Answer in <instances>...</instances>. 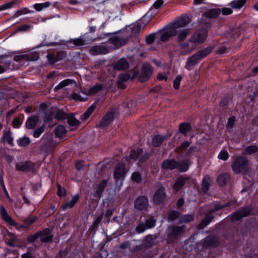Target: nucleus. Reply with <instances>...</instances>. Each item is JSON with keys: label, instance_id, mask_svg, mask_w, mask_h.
<instances>
[{"label": "nucleus", "instance_id": "obj_1", "mask_svg": "<svg viewBox=\"0 0 258 258\" xmlns=\"http://www.w3.org/2000/svg\"><path fill=\"white\" fill-rule=\"evenodd\" d=\"M207 36L205 30H200L194 33L189 38V43H183V47H187V53H190L197 48L198 45L203 43Z\"/></svg>", "mask_w": 258, "mask_h": 258}, {"label": "nucleus", "instance_id": "obj_2", "mask_svg": "<svg viewBox=\"0 0 258 258\" xmlns=\"http://www.w3.org/2000/svg\"><path fill=\"white\" fill-rule=\"evenodd\" d=\"M0 213L2 219L8 224L12 226H15L19 229L21 230L22 229H26L29 225L33 223L36 220V217H33L30 219H27L25 222V224L23 225H18L10 216L4 206H1L0 207Z\"/></svg>", "mask_w": 258, "mask_h": 258}, {"label": "nucleus", "instance_id": "obj_3", "mask_svg": "<svg viewBox=\"0 0 258 258\" xmlns=\"http://www.w3.org/2000/svg\"><path fill=\"white\" fill-rule=\"evenodd\" d=\"M247 164V160L245 158L238 157L234 160L232 164V169L236 173L246 172L248 169Z\"/></svg>", "mask_w": 258, "mask_h": 258}, {"label": "nucleus", "instance_id": "obj_4", "mask_svg": "<svg viewBox=\"0 0 258 258\" xmlns=\"http://www.w3.org/2000/svg\"><path fill=\"white\" fill-rule=\"evenodd\" d=\"M149 157V155L146 152H144L141 149H138L137 150H132L130 155L131 159H138L140 162L145 161Z\"/></svg>", "mask_w": 258, "mask_h": 258}, {"label": "nucleus", "instance_id": "obj_5", "mask_svg": "<svg viewBox=\"0 0 258 258\" xmlns=\"http://www.w3.org/2000/svg\"><path fill=\"white\" fill-rule=\"evenodd\" d=\"M125 165L123 163H119L115 167L114 172V177L117 183L123 179L125 173Z\"/></svg>", "mask_w": 258, "mask_h": 258}, {"label": "nucleus", "instance_id": "obj_6", "mask_svg": "<svg viewBox=\"0 0 258 258\" xmlns=\"http://www.w3.org/2000/svg\"><path fill=\"white\" fill-rule=\"evenodd\" d=\"M189 23V18L186 15L183 16L173 23L172 25L173 29L176 30L178 28L184 27Z\"/></svg>", "mask_w": 258, "mask_h": 258}, {"label": "nucleus", "instance_id": "obj_7", "mask_svg": "<svg viewBox=\"0 0 258 258\" xmlns=\"http://www.w3.org/2000/svg\"><path fill=\"white\" fill-rule=\"evenodd\" d=\"M190 30L189 29L182 30L178 35V42L182 48L185 50L186 53H187V47H183L181 44L183 43H189V40L188 41H184L186 37L189 35Z\"/></svg>", "mask_w": 258, "mask_h": 258}, {"label": "nucleus", "instance_id": "obj_8", "mask_svg": "<svg viewBox=\"0 0 258 258\" xmlns=\"http://www.w3.org/2000/svg\"><path fill=\"white\" fill-rule=\"evenodd\" d=\"M148 205V200L145 197H139L135 202V207L139 210H145Z\"/></svg>", "mask_w": 258, "mask_h": 258}, {"label": "nucleus", "instance_id": "obj_9", "mask_svg": "<svg viewBox=\"0 0 258 258\" xmlns=\"http://www.w3.org/2000/svg\"><path fill=\"white\" fill-rule=\"evenodd\" d=\"M201 59L198 56L196 53L194 54L189 58L186 62L185 68L188 70H190L196 65Z\"/></svg>", "mask_w": 258, "mask_h": 258}, {"label": "nucleus", "instance_id": "obj_10", "mask_svg": "<svg viewBox=\"0 0 258 258\" xmlns=\"http://www.w3.org/2000/svg\"><path fill=\"white\" fill-rule=\"evenodd\" d=\"M250 210L249 208L242 209L234 213L231 217L232 221L239 220L241 218L247 216L250 213Z\"/></svg>", "mask_w": 258, "mask_h": 258}, {"label": "nucleus", "instance_id": "obj_11", "mask_svg": "<svg viewBox=\"0 0 258 258\" xmlns=\"http://www.w3.org/2000/svg\"><path fill=\"white\" fill-rule=\"evenodd\" d=\"M165 197V192L163 188H159L156 192L153 197V201L156 204L162 202Z\"/></svg>", "mask_w": 258, "mask_h": 258}, {"label": "nucleus", "instance_id": "obj_12", "mask_svg": "<svg viewBox=\"0 0 258 258\" xmlns=\"http://www.w3.org/2000/svg\"><path fill=\"white\" fill-rule=\"evenodd\" d=\"M69 85L73 87H77L78 84L75 81L72 79H66L61 81L57 86L55 88V90H57L62 88H64Z\"/></svg>", "mask_w": 258, "mask_h": 258}, {"label": "nucleus", "instance_id": "obj_13", "mask_svg": "<svg viewBox=\"0 0 258 258\" xmlns=\"http://www.w3.org/2000/svg\"><path fill=\"white\" fill-rule=\"evenodd\" d=\"M129 64L124 58L119 59L116 62L113 64V68L117 70H123L128 69Z\"/></svg>", "mask_w": 258, "mask_h": 258}, {"label": "nucleus", "instance_id": "obj_14", "mask_svg": "<svg viewBox=\"0 0 258 258\" xmlns=\"http://www.w3.org/2000/svg\"><path fill=\"white\" fill-rule=\"evenodd\" d=\"M178 163L174 160H166L162 163L164 169L173 170L177 168Z\"/></svg>", "mask_w": 258, "mask_h": 258}, {"label": "nucleus", "instance_id": "obj_15", "mask_svg": "<svg viewBox=\"0 0 258 258\" xmlns=\"http://www.w3.org/2000/svg\"><path fill=\"white\" fill-rule=\"evenodd\" d=\"M107 49L102 46H95L92 47L90 50L92 55H98L100 54H105L107 52Z\"/></svg>", "mask_w": 258, "mask_h": 258}, {"label": "nucleus", "instance_id": "obj_16", "mask_svg": "<svg viewBox=\"0 0 258 258\" xmlns=\"http://www.w3.org/2000/svg\"><path fill=\"white\" fill-rule=\"evenodd\" d=\"M152 73L151 67L149 64H145L143 67L142 81L147 80Z\"/></svg>", "mask_w": 258, "mask_h": 258}, {"label": "nucleus", "instance_id": "obj_17", "mask_svg": "<svg viewBox=\"0 0 258 258\" xmlns=\"http://www.w3.org/2000/svg\"><path fill=\"white\" fill-rule=\"evenodd\" d=\"M184 226H173L169 228V235L171 236H177L184 231Z\"/></svg>", "mask_w": 258, "mask_h": 258}, {"label": "nucleus", "instance_id": "obj_18", "mask_svg": "<svg viewBox=\"0 0 258 258\" xmlns=\"http://www.w3.org/2000/svg\"><path fill=\"white\" fill-rule=\"evenodd\" d=\"M176 30L171 29L168 31L164 32L161 35L160 39L163 41H166L170 37L176 35Z\"/></svg>", "mask_w": 258, "mask_h": 258}, {"label": "nucleus", "instance_id": "obj_19", "mask_svg": "<svg viewBox=\"0 0 258 258\" xmlns=\"http://www.w3.org/2000/svg\"><path fill=\"white\" fill-rule=\"evenodd\" d=\"M113 119V114L111 112L107 113L102 118L100 122V125L105 126L110 123Z\"/></svg>", "mask_w": 258, "mask_h": 258}, {"label": "nucleus", "instance_id": "obj_20", "mask_svg": "<svg viewBox=\"0 0 258 258\" xmlns=\"http://www.w3.org/2000/svg\"><path fill=\"white\" fill-rule=\"evenodd\" d=\"M39 237L40 238V240L43 242H48L51 240L52 237L50 234V231L49 230H45L38 233Z\"/></svg>", "mask_w": 258, "mask_h": 258}, {"label": "nucleus", "instance_id": "obj_21", "mask_svg": "<svg viewBox=\"0 0 258 258\" xmlns=\"http://www.w3.org/2000/svg\"><path fill=\"white\" fill-rule=\"evenodd\" d=\"M2 140L4 143L7 142L10 145H13V138L9 130L4 131Z\"/></svg>", "mask_w": 258, "mask_h": 258}, {"label": "nucleus", "instance_id": "obj_22", "mask_svg": "<svg viewBox=\"0 0 258 258\" xmlns=\"http://www.w3.org/2000/svg\"><path fill=\"white\" fill-rule=\"evenodd\" d=\"M111 42L116 45V46H119L121 45H123L125 44L126 40L124 38L120 37L119 36H115L111 38L110 39Z\"/></svg>", "mask_w": 258, "mask_h": 258}, {"label": "nucleus", "instance_id": "obj_23", "mask_svg": "<svg viewBox=\"0 0 258 258\" xmlns=\"http://www.w3.org/2000/svg\"><path fill=\"white\" fill-rule=\"evenodd\" d=\"M39 118L37 116H34L28 118L26 122V126L28 129L34 128L38 122Z\"/></svg>", "mask_w": 258, "mask_h": 258}, {"label": "nucleus", "instance_id": "obj_24", "mask_svg": "<svg viewBox=\"0 0 258 258\" xmlns=\"http://www.w3.org/2000/svg\"><path fill=\"white\" fill-rule=\"evenodd\" d=\"M186 178L183 177H178L176 180L173 186V188L175 191H178L185 184Z\"/></svg>", "mask_w": 258, "mask_h": 258}, {"label": "nucleus", "instance_id": "obj_25", "mask_svg": "<svg viewBox=\"0 0 258 258\" xmlns=\"http://www.w3.org/2000/svg\"><path fill=\"white\" fill-rule=\"evenodd\" d=\"M166 138V136H165L157 135L155 136L152 141L153 146L155 147L160 146L163 141H164Z\"/></svg>", "mask_w": 258, "mask_h": 258}, {"label": "nucleus", "instance_id": "obj_26", "mask_svg": "<svg viewBox=\"0 0 258 258\" xmlns=\"http://www.w3.org/2000/svg\"><path fill=\"white\" fill-rule=\"evenodd\" d=\"M212 183V180L211 178L207 175L204 177L202 183V190L203 192H207L209 188V186Z\"/></svg>", "mask_w": 258, "mask_h": 258}, {"label": "nucleus", "instance_id": "obj_27", "mask_svg": "<svg viewBox=\"0 0 258 258\" xmlns=\"http://www.w3.org/2000/svg\"><path fill=\"white\" fill-rule=\"evenodd\" d=\"M79 200V195H75L71 200V201L67 202L64 205L62 206V209L66 210L68 208H72L75 204Z\"/></svg>", "mask_w": 258, "mask_h": 258}, {"label": "nucleus", "instance_id": "obj_28", "mask_svg": "<svg viewBox=\"0 0 258 258\" xmlns=\"http://www.w3.org/2000/svg\"><path fill=\"white\" fill-rule=\"evenodd\" d=\"M212 49L213 48L212 47L209 46L203 50L198 51L196 53L198 56L201 59H202L206 56L208 54H209L212 51Z\"/></svg>", "mask_w": 258, "mask_h": 258}, {"label": "nucleus", "instance_id": "obj_29", "mask_svg": "<svg viewBox=\"0 0 258 258\" xmlns=\"http://www.w3.org/2000/svg\"><path fill=\"white\" fill-rule=\"evenodd\" d=\"M220 13L219 9H211L206 12L204 16L209 18H215L218 16Z\"/></svg>", "mask_w": 258, "mask_h": 258}, {"label": "nucleus", "instance_id": "obj_30", "mask_svg": "<svg viewBox=\"0 0 258 258\" xmlns=\"http://www.w3.org/2000/svg\"><path fill=\"white\" fill-rule=\"evenodd\" d=\"M51 3L49 2H46L43 3H38L34 5V8L38 12H40L45 9L49 7Z\"/></svg>", "mask_w": 258, "mask_h": 258}, {"label": "nucleus", "instance_id": "obj_31", "mask_svg": "<svg viewBox=\"0 0 258 258\" xmlns=\"http://www.w3.org/2000/svg\"><path fill=\"white\" fill-rule=\"evenodd\" d=\"M107 181L106 180H103L98 185L97 189L96 190V195L98 197H100L104 188L107 185Z\"/></svg>", "mask_w": 258, "mask_h": 258}, {"label": "nucleus", "instance_id": "obj_32", "mask_svg": "<svg viewBox=\"0 0 258 258\" xmlns=\"http://www.w3.org/2000/svg\"><path fill=\"white\" fill-rule=\"evenodd\" d=\"M246 0H235L231 2L230 6L233 9H240L246 3Z\"/></svg>", "mask_w": 258, "mask_h": 258}, {"label": "nucleus", "instance_id": "obj_33", "mask_svg": "<svg viewBox=\"0 0 258 258\" xmlns=\"http://www.w3.org/2000/svg\"><path fill=\"white\" fill-rule=\"evenodd\" d=\"M229 175L227 174H222L219 175L217 178V182L220 185H223L226 184L229 179Z\"/></svg>", "mask_w": 258, "mask_h": 258}, {"label": "nucleus", "instance_id": "obj_34", "mask_svg": "<svg viewBox=\"0 0 258 258\" xmlns=\"http://www.w3.org/2000/svg\"><path fill=\"white\" fill-rule=\"evenodd\" d=\"M66 130L64 126L60 125L55 128V133L58 137H62L66 133Z\"/></svg>", "mask_w": 258, "mask_h": 258}, {"label": "nucleus", "instance_id": "obj_35", "mask_svg": "<svg viewBox=\"0 0 258 258\" xmlns=\"http://www.w3.org/2000/svg\"><path fill=\"white\" fill-rule=\"evenodd\" d=\"M96 107L95 103L92 104L87 110V111L83 114L82 116V119L83 120L87 119L91 113L94 111Z\"/></svg>", "mask_w": 258, "mask_h": 258}, {"label": "nucleus", "instance_id": "obj_36", "mask_svg": "<svg viewBox=\"0 0 258 258\" xmlns=\"http://www.w3.org/2000/svg\"><path fill=\"white\" fill-rule=\"evenodd\" d=\"M102 86L100 84H97L93 87L90 88L88 90V93L90 95H94L101 90Z\"/></svg>", "mask_w": 258, "mask_h": 258}, {"label": "nucleus", "instance_id": "obj_37", "mask_svg": "<svg viewBox=\"0 0 258 258\" xmlns=\"http://www.w3.org/2000/svg\"><path fill=\"white\" fill-rule=\"evenodd\" d=\"M18 144L20 147H26L30 144V140L29 138L24 137L18 140Z\"/></svg>", "mask_w": 258, "mask_h": 258}, {"label": "nucleus", "instance_id": "obj_38", "mask_svg": "<svg viewBox=\"0 0 258 258\" xmlns=\"http://www.w3.org/2000/svg\"><path fill=\"white\" fill-rule=\"evenodd\" d=\"M39 58V54L36 52H29L26 53V59L31 61L36 60Z\"/></svg>", "mask_w": 258, "mask_h": 258}, {"label": "nucleus", "instance_id": "obj_39", "mask_svg": "<svg viewBox=\"0 0 258 258\" xmlns=\"http://www.w3.org/2000/svg\"><path fill=\"white\" fill-rule=\"evenodd\" d=\"M190 130V126L188 123H181L179 125V131L180 132L186 134L189 130Z\"/></svg>", "mask_w": 258, "mask_h": 258}, {"label": "nucleus", "instance_id": "obj_40", "mask_svg": "<svg viewBox=\"0 0 258 258\" xmlns=\"http://www.w3.org/2000/svg\"><path fill=\"white\" fill-rule=\"evenodd\" d=\"M189 163L187 161H184L180 163H178L177 168L181 172H184L188 170Z\"/></svg>", "mask_w": 258, "mask_h": 258}, {"label": "nucleus", "instance_id": "obj_41", "mask_svg": "<svg viewBox=\"0 0 258 258\" xmlns=\"http://www.w3.org/2000/svg\"><path fill=\"white\" fill-rule=\"evenodd\" d=\"M212 217L211 216H207L201 223L199 225V228L200 229L204 228L206 225H207L212 220Z\"/></svg>", "mask_w": 258, "mask_h": 258}, {"label": "nucleus", "instance_id": "obj_42", "mask_svg": "<svg viewBox=\"0 0 258 258\" xmlns=\"http://www.w3.org/2000/svg\"><path fill=\"white\" fill-rule=\"evenodd\" d=\"M229 157L228 153L227 151L225 150H222L220 151L219 154H218V157L219 159L222 160H226L228 159Z\"/></svg>", "mask_w": 258, "mask_h": 258}, {"label": "nucleus", "instance_id": "obj_43", "mask_svg": "<svg viewBox=\"0 0 258 258\" xmlns=\"http://www.w3.org/2000/svg\"><path fill=\"white\" fill-rule=\"evenodd\" d=\"M68 122L70 125L73 126H78L80 124V121L73 116L69 117Z\"/></svg>", "mask_w": 258, "mask_h": 258}, {"label": "nucleus", "instance_id": "obj_44", "mask_svg": "<svg viewBox=\"0 0 258 258\" xmlns=\"http://www.w3.org/2000/svg\"><path fill=\"white\" fill-rule=\"evenodd\" d=\"M194 217L191 215H185L181 217L180 221L181 223H187L192 221Z\"/></svg>", "mask_w": 258, "mask_h": 258}, {"label": "nucleus", "instance_id": "obj_45", "mask_svg": "<svg viewBox=\"0 0 258 258\" xmlns=\"http://www.w3.org/2000/svg\"><path fill=\"white\" fill-rule=\"evenodd\" d=\"M257 151V147L255 146H250L246 148L245 153L247 154H251Z\"/></svg>", "mask_w": 258, "mask_h": 258}, {"label": "nucleus", "instance_id": "obj_46", "mask_svg": "<svg viewBox=\"0 0 258 258\" xmlns=\"http://www.w3.org/2000/svg\"><path fill=\"white\" fill-rule=\"evenodd\" d=\"M44 127L41 126L40 127L37 128L33 132V135L35 138H38L40 135L44 132Z\"/></svg>", "mask_w": 258, "mask_h": 258}, {"label": "nucleus", "instance_id": "obj_47", "mask_svg": "<svg viewBox=\"0 0 258 258\" xmlns=\"http://www.w3.org/2000/svg\"><path fill=\"white\" fill-rule=\"evenodd\" d=\"M141 175L138 172H134L132 176V179L133 181L139 182L141 180Z\"/></svg>", "mask_w": 258, "mask_h": 258}, {"label": "nucleus", "instance_id": "obj_48", "mask_svg": "<svg viewBox=\"0 0 258 258\" xmlns=\"http://www.w3.org/2000/svg\"><path fill=\"white\" fill-rule=\"evenodd\" d=\"M29 12H30L27 9L24 8L21 10H18L17 12H16V13L14 14V17H18L21 15L29 13Z\"/></svg>", "mask_w": 258, "mask_h": 258}, {"label": "nucleus", "instance_id": "obj_49", "mask_svg": "<svg viewBox=\"0 0 258 258\" xmlns=\"http://www.w3.org/2000/svg\"><path fill=\"white\" fill-rule=\"evenodd\" d=\"M181 79L182 77L180 75H178L176 77L173 82V86L175 89H177L179 88Z\"/></svg>", "mask_w": 258, "mask_h": 258}, {"label": "nucleus", "instance_id": "obj_50", "mask_svg": "<svg viewBox=\"0 0 258 258\" xmlns=\"http://www.w3.org/2000/svg\"><path fill=\"white\" fill-rule=\"evenodd\" d=\"M153 243V238L151 235L147 236L144 241V244L146 246H151Z\"/></svg>", "mask_w": 258, "mask_h": 258}, {"label": "nucleus", "instance_id": "obj_51", "mask_svg": "<svg viewBox=\"0 0 258 258\" xmlns=\"http://www.w3.org/2000/svg\"><path fill=\"white\" fill-rule=\"evenodd\" d=\"M147 229L146 224L144 223L140 224L137 227L136 230L139 233L144 232Z\"/></svg>", "mask_w": 258, "mask_h": 258}, {"label": "nucleus", "instance_id": "obj_52", "mask_svg": "<svg viewBox=\"0 0 258 258\" xmlns=\"http://www.w3.org/2000/svg\"><path fill=\"white\" fill-rule=\"evenodd\" d=\"M189 143L188 141L184 142L181 146L177 149V152L180 153L182 152L184 149L188 147Z\"/></svg>", "mask_w": 258, "mask_h": 258}, {"label": "nucleus", "instance_id": "obj_53", "mask_svg": "<svg viewBox=\"0 0 258 258\" xmlns=\"http://www.w3.org/2000/svg\"><path fill=\"white\" fill-rule=\"evenodd\" d=\"M75 46H81L84 44V41L82 38H78L72 40Z\"/></svg>", "mask_w": 258, "mask_h": 258}, {"label": "nucleus", "instance_id": "obj_54", "mask_svg": "<svg viewBox=\"0 0 258 258\" xmlns=\"http://www.w3.org/2000/svg\"><path fill=\"white\" fill-rule=\"evenodd\" d=\"M145 224L147 229L151 228L155 226V221L153 219H149L146 221Z\"/></svg>", "mask_w": 258, "mask_h": 258}, {"label": "nucleus", "instance_id": "obj_55", "mask_svg": "<svg viewBox=\"0 0 258 258\" xmlns=\"http://www.w3.org/2000/svg\"><path fill=\"white\" fill-rule=\"evenodd\" d=\"M72 98L76 100L85 101L86 98L83 97L77 93H74L72 94Z\"/></svg>", "mask_w": 258, "mask_h": 258}, {"label": "nucleus", "instance_id": "obj_56", "mask_svg": "<svg viewBox=\"0 0 258 258\" xmlns=\"http://www.w3.org/2000/svg\"><path fill=\"white\" fill-rule=\"evenodd\" d=\"M47 58L49 62L51 63H53L57 60L55 56L52 53H48L47 55Z\"/></svg>", "mask_w": 258, "mask_h": 258}, {"label": "nucleus", "instance_id": "obj_57", "mask_svg": "<svg viewBox=\"0 0 258 258\" xmlns=\"http://www.w3.org/2000/svg\"><path fill=\"white\" fill-rule=\"evenodd\" d=\"M235 121V117L234 116H232L231 117H230L228 121L227 127L228 128H232Z\"/></svg>", "mask_w": 258, "mask_h": 258}, {"label": "nucleus", "instance_id": "obj_58", "mask_svg": "<svg viewBox=\"0 0 258 258\" xmlns=\"http://www.w3.org/2000/svg\"><path fill=\"white\" fill-rule=\"evenodd\" d=\"M14 4V2H11L0 7V10H3L11 8Z\"/></svg>", "mask_w": 258, "mask_h": 258}, {"label": "nucleus", "instance_id": "obj_59", "mask_svg": "<svg viewBox=\"0 0 258 258\" xmlns=\"http://www.w3.org/2000/svg\"><path fill=\"white\" fill-rule=\"evenodd\" d=\"M131 79L130 75L128 74H123L120 76L119 80L120 81H126Z\"/></svg>", "mask_w": 258, "mask_h": 258}, {"label": "nucleus", "instance_id": "obj_60", "mask_svg": "<svg viewBox=\"0 0 258 258\" xmlns=\"http://www.w3.org/2000/svg\"><path fill=\"white\" fill-rule=\"evenodd\" d=\"M220 12H221L223 15H227L231 14L232 11L230 8H222L221 10H220Z\"/></svg>", "mask_w": 258, "mask_h": 258}, {"label": "nucleus", "instance_id": "obj_61", "mask_svg": "<svg viewBox=\"0 0 258 258\" xmlns=\"http://www.w3.org/2000/svg\"><path fill=\"white\" fill-rule=\"evenodd\" d=\"M155 40V35L151 34L146 37V42L148 44L152 43Z\"/></svg>", "mask_w": 258, "mask_h": 258}, {"label": "nucleus", "instance_id": "obj_62", "mask_svg": "<svg viewBox=\"0 0 258 258\" xmlns=\"http://www.w3.org/2000/svg\"><path fill=\"white\" fill-rule=\"evenodd\" d=\"M163 4L162 0H157L153 4V7L156 9L160 8Z\"/></svg>", "mask_w": 258, "mask_h": 258}, {"label": "nucleus", "instance_id": "obj_63", "mask_svg": "<svg viewBox=\"0 0 258 258\" xmlns=\"http://www.w3.org/2000/svg\"><path fill=\"white\" fill-rule=\"evenodd\" d=\"M14 60H15L16 61H19L20 60L23 59H26V54L16 55L14 57Z\"/></svg>", "mask_w": 258, "mask_h": 258}, {"label": "nucleus", "instance_id": "obj_64", "mask_svg": "<svg viewBox=\"0 0 258 258\" xmlns=\"http://www.w3.org/2000/svg\"><path fill=\"white\" fill-rule=\"evenodd\" d=\"M84 164L82 161H78L75 164L76 168L78 170H81L83 167Z\"/></svg>", "mask_w": 258, "mask_h": 258}]
</instances>
